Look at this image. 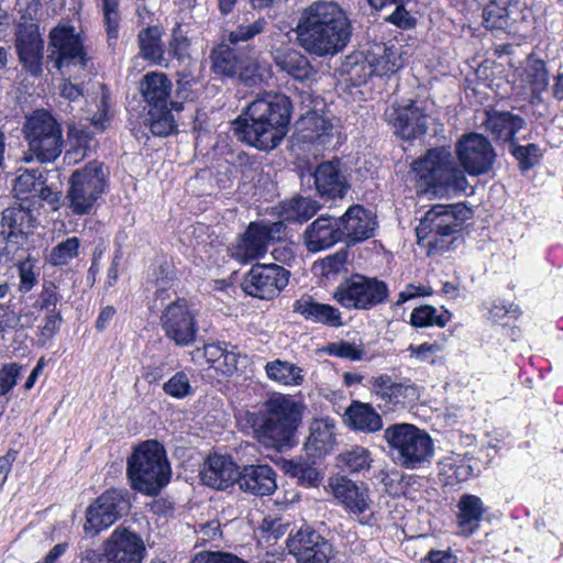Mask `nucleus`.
<instances>
[{
	"instance_id": "1",
	"label": "nucleus",
	"mask_w": 563,
	"mask_h": 563,
	"mask_svg": "<svg viewBox=\"0 0 563 563\" xmlns=\"http://www.w3.org/2000/svg\"><path fill=\"white\" fill-rule=\"evenodd\" d=\"M306 409L296 395L274 391L251 409L240 411L236 424L242 433L266 449L288 450L298 443Z\"/></svg>"
},
{
	"instance_id": "2",
	"label": "nucleus",
	"mask_w": 563,
	"mask_h": 563,
	"mask_svg": "<svg viewBox=\"0 0 563 563\" xmlns=\"http://www.w3.org/2000/svg\"><path fill=\"white\" fill-rule=\"evenodd\" d=\"M291 101L282 93H265L232 122L234 135L262 151L276 148L288 132Z\"/></svg>"
},
{
	"instance_id": "3",
	"label": "nucleus",
	"mask_w": 563,
	"mask_h": 563,
	"mask_svg": "<svg viewBox=\"0 0 563 563\" xmlns=\"http://www.w3.org/2000/svg\"><path fill=\"white\" fill-rule=\"evenodd\" d=\"M299 45L323 57L342 52L352 35L345 12L333 1H314L303 10L296 26Z\"/></svg>"
},
{
	"instance_id": "4",
	"label": "nucleus",
	"mask_w": 563,
	"mask_h": 563,
	"mask_svg": "<svg viewBox=\"0 0 563 563\" xmlns=\"http://www.w3.org/2000/svg\"><path fill=\"white\" fill-rule=\"evenodd\" d=\"M126 474L134 490L158 495L172 475L164 446L156 440L140 443L128 459Z\"/></svg>"
},
{
	"instance_id": "5",
	"label": "nucleus",
	"mask_w": 563,
	"mask_h": 563,
	"mask_svg": "<svg viewBox=\"0 0 563 563\" xmlns=\"http://www.w3.org/2000/svg\"><path fill=\"white\" fill-rule=\"evenodd\" d=\"M471 216L472 210L464 203L433 206L416 229L418 243L428 247L429 254L446 251L448 239L457 233Z\"/></svg>"
},
{
	"instance_id": "6",
	"label": "nucleus",
	"mask_w": 563,
	"mask_h": 563,
	"mask_svg": "<svg viewBox=\"0 0 563 563\" xmlns=\"http://www.w3.org/2000/svg\"><path fill=\"white\" fill-rule=\"evenodd\" d=\"M384 439L393 460L404 468H421L433 455L431 437L415 424L393 423L384 430Z\"/></svg>"
},
{
	"instance_id": "7",
	"label": "nucleus",
	"mask_w": 563,
	"mask_h": 563,
	"mask_svg": "<svg viewBox=\"0 0 563 563\" xmlns=\"http://www.w3.org/2000/svg\"><path fill=\"white\" fill-rule=\"evenodd\" d=\"M23 133L29 146L23 156L24 162L53 163L62 154V126L48 111L36 110L27 117Z\"/></svg>"
},
{
	"instance_id": "8",
	"label": "nucleus",
	"mask_w": 563,
	"mask_h": 563,
	"mask_svg": "<svg viewBox=\"0 0 563 563\" xmlns=\"http://www.w3.org/2000/svg\"><path fill=\"white\" fill-rule=\"evenodd\" d=\"M66 194L68 208L74 216H85L98 205L109 186L108 173L104 165L92 161L73 172L68 180Z\"/></svg>"
},
{
	"instance_id": "9",
	"label": "nucleus",
	"mask_w": 563,
	"mask_h": 563,
	"mask_svg": "<svg viewBox=\"0 0 563 563\" xmlns=\"http://www.w3.org/2000/svg\"><path fill=\"white\" fill-rule=\"evenodd\" d=\"M412 172L428 186L464 192L468 187L465 170L456 166L448 147H435L415 161Z\"/></svg>"
},
{
	"instance_id": "10",
	"label": "nucleus",
	"mask_w": 563,
	"mask_h": 563,
	"mask_svg": "<svg viewBox=\"0 0 563 563\" xmlns=\"http://www.w3.org/2000/svg\"><path fill=\"white\" fill-rule=\"evenodd\" d=\"M389 295L386 282L354 274L334 289L333 299L347 310L368 311L386 303Z\"/></svg>"
},
{
	"instance_id": "11",
	"label": "nucleus",
	"mask_w": 563,
	"mask_h": 563,
	"mask_svg": "<svg viewBox=\"0 0 563 563\" xmlns=\"http://www.w3.org/2000/svg\"><path fill=\"white\" fill-rule=\"evenodd\" d=\"M286 235L287 228L283 222L253 221L230 246V256L242 265L249 264L264 257L268 245L284 240Z\"/></svg>"
},
{
	"instance_id": "12",
	"label": "nucleus",
	"mask_w": 563,
	"mask_h": 563,
	"mask_svg": "<svg viewBox=\"0 0 563 563\" xmlns=\"http://www.w3.org/2000/svg\"><path fill=\"white\" fill-rule=\"evenodd\" d=\"M142 538L122 526L117 527L102 544V552L86 550L79 563H142L145 556Z\"/></svg>"
},
{
	"instance_id": "13",
	"label": "nucleus",
	"mask_w": 563,
	"mask_h": 563,
	"mask_svg": "<svg viewBox=\"0 0 563 563\" xmlns=\"http://www.w3.org/2000/svg\"><path fill=\"white\" fill-rule=\"evenodd\" d=\"M48 52V58L59 71L71 66L86 69L90 60L82 37L69 24H58L51 30Z\"/></svg>"
},
{
	"instance_id": "14",
	"label": "nucleus",
	"mask_w": 563,
	"mask_h": 563,
	"mask_svg": "<svg viewBox=\"0 0 563 563\" xmlns=\"http://www.w3.org/2000/svg\"><path fill=\"white\" fill-rule=\"evenodd\" d=\"M198 310L186 298H177L162 313L161 323L165 335L178 346L192 344L198 333Z\"/></svg>"
},
{
	"instance_id": "15",
	"label": "nucleus",
	"mask_w": 563,
	"mask_h": 563,
	"mask_svg": "<svg viewBox=\"0 0 563 563\" xmlns=\"http://www.w3.org/2000/svg\"><path fill=\"white\" fill-rule=\"evenodd\" d=\"M460 166L470 176L487 174L496 161V152L487 137L479 133L463 135L455 144Z\"/></svg>"
},
{
	"instance_id": "16",
	"label": "nucleus",
	"mask_w": 563,
	"mask_h": 563,
	"mask_svg": "<svg viewBox=\"0 0 563 563\" xmlns=\"http://www.w3.org/2000/svg\"><path fill=\"white\" fill-rule=\"evenodd\" d=\"M290 273L277 264H255L244 276L242 289L262 300L276 298L289 283Z\"/></svg>"
},
{
	"instance_id": "17",
	"label": "nucleus",
	"mask_w": 563,
	"mask_h": 563,
	"mask_svg": "<svg viewBox=\"0 0 563 563\" xmlns=\"http://www.w3.org/2000/svg\"><path fill=\"white\" fill-rule=\"evenodd\" d=\"M329 486L335 499L344 509L364 526H374L377 521L372 510L368 488L357 485L345 476L331 478Z\"/></svg>"
},
{
	"instance_id": "18",
	"label": "nucleus",
	"mask_w": 563,
	"mask_h": 563,
	"mask_svg": "<svg viewBox=\"0 0 563 563\" xmlns=\"http://www.w3.org/2000/svg\"><path fill=\"white\" fill-rule=\"evenodd\" d=\"M372 394L378 402V407L385 411H395L416 402L419 397V388L410 379L396 383L388 374H380L371 379Z\"/></svg>"
},
{
	"instance_id": "19",
	"label": "nucleus",
	"mask_w": 563,
	"mask_h": 563,
	"mask_svg": "<svg viewBox=\"0 0 563 563\" xmlns=\"http://www.w3.org/2000/svg\"><path fill=\"white\" fill-rule=\"evenodd\" d=\"M125 504L126 500L121 490H106L87 508L85 532L96 536L108 529L120 518Z\"/></svg>"
},
{
	"instance_id": "20",
	"label": "nucleus",
	"mask_w": 563,
	"mask_h": 563,
	"mask_svg": "<svg viewBox=\"0 0 563 563\" xmlns=\"http://www.w3.org/2000/svg\"><path fill=\"white\" fill-rule=\"evenodd\" d=\"M387 122L404 140H415L426 134L428 114L422 106L410 100L405 106H394L385 112Z\"/></svg>"
},
{
	"instance_id": "21",
	"label": "nucleus",
	"mask_w": 563,
	"mask_h": 563,
	"mask_svg": "<svg viewBox=\"0 0 563 563\" xmlns=\"http://www.w3.org/2000/svg\"><path fill=\"white\" fill-rule=\"evenodd\" d=\"M38 222L29 206H14L2 211L0 235L15 245H23L34 233Z\"/></svg>"
},
{
	"instance_id": "22",
	"label": "nucleus",
	"mask_w": 563,
	"mask_h": 563,
	"mask_svg": "<svg viewBox=\"0 0 563 563\" xmlns=\"http://www.w3.org/2000/svg\"><path fill=\"white\" fill-rule=\"evenodd\" d=\"M289 553L299 563H328L331 547L313 530L300 529L287 540Z\"/></svg>"
},
{
	"instance_id": "23",
	"label": "nucleus",
	"mask_w": 563,
	"mask_h": 563,
	"mask_svg": "<svg viewBox=\"0 0 563 563\" xmlns=\"http://www.w3.org/2000/svg\"><path fill=\"white\" fill-rule=\"evenodd\" d=\"M312 176L317 192L324 199L343 198L350 188L340 159L320 163Z\"/></svg>"
},
{
	"instance_id": "24",
	"label": "nucleus",
	"mask_w": 563,
	"mask_h": 563,
	"mask_svg": "<svg viewBox=\"0 0 563 563\" xmlns=\"http://www.w3.org/2000/svg\"><path fill=\"white\" fill-rule=\"evenodd\" d=\"M292 312L305 321L329 328L343 325L342 312L334 306L319 302L312 295L303 294L292 303Z\"/></svg>"
},
{
	"instance_id": "25",
	"label": "nucleus",
	"mask_w": 563,
	"mask_h": 563,
	"mask_svg": "<svg viewBox=\"0 0 563 563\" xmlns=\"http://www.w3.org/2000/svg\"><path fill=\"white\" fill-rule=\"evenodd\" d=\"M16 53L24 70L33 77L43 73L44 41L37 30L24 29L16 35Z\"/></svg>"
},
{
	"instance_id": "26",
	"label": "nucleus",
	"mask_w": 563,
	"mask_h": 563,
	"mask_svg": "<svg viewBox=\"0 0 563 563\" xmlns=\"http://www.w3.org/2000/svg\"><path fill=\"white\" fill-rule=\"evenodd\" d=\"M239 475L238 465L230 456L216 453L208 457L201 481L209 487L224 490L239 483Z\"/></svg>"
},
{
	"instance_id": "27",
	"label": "nucleus",
	"mask_w": 563,
	"mask_h": 563,
	"mask_svg": "<svg viewBox=\"0 0 563 563\" xmlns=\"http://www.w3.org/2000/svg\"><path fill=\"white\" fill-rule=\"evenodd\" d=\"M173 84L163 73H147L141 82V92L148 107H173L175 111L183 110V103L170 100Z\"/></svg>"
},
{
	"instance_id": "28",
	"label": "nucleus",
	"mask_w": 563,
	"mask_h": 563,
	"mask_svg": "<svg viewBox=\"0 0 563 563\" xmlns=\"http://www.w3.org/2000/svg\"><path fill=\"white\" fill-rule=\"evenodd\" d=\"M336 445V423L332 418L314 419L310 424V434L305 443L307 454L321 459L330 454Z\"/></svg>"
},
{
	"instance_id": "29",
	"label": "nucleus",
	"mask_w": 563,
	"mask_h": 563,
	"mask_svg": "<svg viewBox=\"0 0 563 563\" xmlns=\"http://www.w3.org/2000/svg\"><path fill=\"white\" fill-rule=\"evenodd\" d=\"M298 139L306 144L325 146L333 137V124L323 114L308 110L297 123Z\"/></svg>"
},
{
	"instance_id": "30",
	"label": "nucleus",
	"mask_w": 563,
	"mask_h": 563,
	"mask_svg": "<svg viewBox=\"0 0 563 563\" xmlns=\"http://www.w3.org/2000/svg\"><path fill=\"white\" fill-rule=\"evenodd\" d=\"M305 240L307 249L311 252L331 247L342 240L339 219L320 216L307 228Z\"/></svg>"
},
{
	"instance_id": "31",
	"label": "nucleus",
	"mask_w": 563,
	"mask_h": 563,
	"mask_svg": "<svg viewBox=\"0 0 563 563\" xmlns=\"http://www.w3.org/2000/svg\"><path fill=\"white\" fill-rule=\"evenodd\" d=\"M239 486L255 496L272 495L276 488V473L269 465H246L239 475Z\"/></svg>"
},
{
	"instance_id": "32",
	"label": "nucleus",
	"mask_w": 563,
	"mask_h": 563,
	"mask_svg": "<svg viewBox=\"0 0 563 563\" xmlns=\"http://www.w3.org/2000/svg\"><path fill=\"white\" fill-rule=\"evenodd\" d=\"M342 239L349 243H358L367 240L374 234V222L369 213L362 206L350 207L339 219Z\"/></svg>"
},
{
	"instance_id": "33",
	"label": "nucleus",
	"mask_w": 563,
	"mask_h": 563,
	"mask_svg": "<svg viewBox=\"0 0 563 563\" xmlns=\"http://www.w3.org/2000/svg\"><path fill=\"white\" fill-rule=\"evenodd\" d=\"M345 424L354 431L375 433L383 429L382 416L368 402L352 400L344 413Z\"/></svg>"
},
{
	"instance_id": "34",
	"label": "nucleus",
	"mask_w": 563,
	"mask_h": 563,
	"mask_svg": "<svg viewBox=\"0 0 563 563\" xmlns=\"http://www.w3.org/2000/svg\"><path fill=\"white\" fill-rule=\"evenodd\" d=\"M456 523L460 533L472 536L479 528L485 507L482 499L472 494H463L457 501Z\"/></svg>"
},
{
	"instance_id": "35",
	"label": "nucleus",
	"mask_w": 563,
	"mask_h": 563,
	"mask_svg": "<svg viewBox=\"0 0 563 563\" xmlns=\"http://www.w3.org/2000/svg\"><path fill=\"white\" fill-rule=\"evenodd\" d=\"M485 129L497 141L515 142V135L525 126V120L511 112H487Z\"/></svg>"
},
{
	"instance_id": "36",
	"label": "nucleus",
	"mask_w": 563,
	"mask_h": 563,
	"mask_svg": "<svg viewBox=\"0 0 563 563\" xmlns=\"http://www.w3.org/2000/svg\"><path fill=\"white\" fill-rule=\"evenodd\" d=\"M320 209L318 201L311 198L294 197L279 202L276 213L279 222L303 223L310 220Z\"/></svg>"
},
{
	"instance_id": "37",
	"label": "nucleus",
	"mask_w": 563,
	"mask_h": 563,
	"mask_svg": "<svg viewBox=\"0 0 563 563\" xmlns=\"http://www.w3.org/2000/svg\"><path fill=\"white\" fill-rule=\"evenodd\" d=\"M439 478L445 486H454L467 481L473 473L470 459L466 455L451 453L439 463Z\"/></svg>"
},
{
	"instance_id": "38",
	"label": "nucleus",
	"mask_w": 563,
	"mask_h": 563,
	"mask_svg": "<svg viewBox=\"0 0 563 563\" xmlns=\"http://www.w3.org/2000/svg\"><path fill=\"white\" fill-rule=\"evenodd\" d=\"M274 60L280 70L300 81L308 79L313 71L308 58L296 49L277 51Z\"/></svg>"
},
{
	"instance_id": "39",
	"label": "nucleus",
	"mask_w": 563,
	"mask_h": 563,
	"mask_svg": "<svg viewBox=\"0 0 563 563\" xmlns=\"http://www.w3.org/2000/svg\"><path fill=\"white\" fill-rule=\"evenodd\" d=\"M267 377L283 386L298 387L305 383V371L295 363L274 360L265 365Z\"/></svg>"
},
{
	"instance_id": "40",
	"label": "nucleus",
	"mask_w": 563,
	"mask_h": 563,
	"mask_svg": "<svg viewBox=\"0 0 563 563\" xmlns=\"http://www.w3.org/2000/svg\"><path fill=\"white\" fill-rule=\"evenodd\" d=\"M243 56L234 48L221 44L212 51L210 56L212 71L223 77L234 78L241 67Z\"/></svg>"
},
{
	"instance_id": "41",
	"label": "nucleus",
	"mask_w": 563,
	"mask_h": 563,
	"mask_svg": "<svg viewBox=\"0 0 563 563\" xmlns=\"http://www.w3.org/2000/svg\"><path fill=\"white\" fill-rule=\"evenodd\" d=\"M451 318L452 313L442 307L438 309L430 305H422L411 311L409 322L413 328H444Z\"/></svg>"
},
{
	"instance_id": "42",
	"label": "nucleus",
	"mask_w": 563,
	"mask_h": 563,
	"mask_svg": "<svg viewBox=\"0 0 563 563\" xmlns=\"http://www.w3.org/2000/svg\"><path fill=\"white\" fill-rule=\"evenodd\" d=\"M44 183L46 178L40 169H24L14 180V196L24 202L34 199Z\"/></svg>"
},
{
	"instance_id": "43",
	"label": "nucleus",
	"mask_w": 563,
	"mask_h": 563,
	"mask_svg": "<svg viewBox=\"0 0 563 563\" xmlns=\"http://www.w3.org/2000/svg\"><path fill=\"white\" fill-rule=\"evenodd\" d=\"M162 32L158 26H150L142 30L139 34V44L141 55L155 64H163L164 47L162 44Z\"/></svg>"
},
{
	"instance_id": "44",
	"label": "nucleus",
	"mask_w": 563,
	"mask_h": 563,
	"mask_svg": "<svg viewBox=\"0 0 563 563\" xmlns=\"http://www.w3.org/2000/svg\"><path fill=\"white\" fill-rule=\"evenodd\" d=\"M283 468L286 474L297 478L301 485L307 487H317L322 479L320 472L302 457L285 461Z\"/></svg>"
},
{
	"instance_id": "45",
	"label": "nucleus",
	"mask_w": 563,
	"mask_h": 563,
	"mask_svg": "<svg viewBox=\"0 0 563 563\" xmlns=\"http://www.w3.org/2000/svg\"><path fill=\"white\" fill-rule=\"evenodd\" d=\"M372 65H366L367 74H375V77L383 78L396 74L402 63L398 53L391 48L384 47L382 54H368Z\"/></svg>"
},
{
	"instance_id": "46",
	"label": "nucleus",
	"mask_w": 563,
	"mask_h": 563,
	"mask_svg": "<svg viewBox=\"0 0 563 563\" xmlns=\"http://www.w3.org/2000/svg\"><path fill=\"white\" fill-rule=\"evenodd\" d=\"M340 466L351 474L368 471L372 466V453L368 449L354 445L339 454Z\"/></svg>"
},
{
	"instance_id": "47",
	"label": "nucleus",
	"mask_w": 563,
	"mask_h": 563,
	"mask_svg": "<svg viewBox=\"0 0 563 563\" xmlns=\"http://www.w3.org/2000/svg\"><path fill=\"white\" fill-rule=\"evenodd\" d=\"M172 110H174L172 106L148 109L146 122L153 135L167 136L176 131L177 125Z\"/></svg>"
},
{
	"instance_id": "48",
	"label": "nucleus",
	"mask_w": 563,
	"mask_h": 563,
	"mask_svg": "<svg viewBox=\"0 0 563 563\" xmlns=\"http://www.w3.org/2000/svg\"><path fill=\"white\" fill-rule=\"evenodd\" d=\"M68 140L70 148L66 151L64 159L68 164L78 163L87 156L92 135L84 128L73 126L68 131Z\"/></svg>"
},
{
	"instance_id": "49",
	"label": "nucleus",
	"mask_w": 563,
	"mask_h": 563,
	"mask_svg": "<svg viewBox=\"0 0 563 563\" xmlns=\"http://www.w3.org/2000/svg\"><path fill=\"white\" fill-rule=\"evenodd\" d=\"M80 240L77 236H70L58 242L52 247L46 256V261L52 266L68 265L79 255Z\"/></svg>"
},
{
	"instance_id": "50",
	"label": "nucleus",
	"mask_w": 563,
	"mask_h": 563,
	"mask_svg": "<svg viewBox=\"0 0 563 563\" xmlns=\"http://www.w3.org/2000/svg\"><path fill=\"white\" fill-rule=\"evenodd\" d=\"M509 0L490 1L483 10V24L488 30H503L508 25Z\"/></svg>"
},
{
	"instance_id": "51",
	"label": "nucleus",
	"mask_w": 563,
	"mask_h": 563,
	"mask_svg": "<svg viewBox=\"0 0 563 563\" xmlns=\"http://www.w3.org/2000/svg\"><path fill=\"white\" fill-rule=\"evenodd\" d=\"M526 74L532 95H540L548 89L549 71L542 59H529Z\"/></svg>"
},
{
	"instance_id": "52",
	"label": "nucleus",
	"mask_w": 563,
	"mask_h": 563,
	"mask_svg": "<svg viewBox=\"0 0 563 563\" xmlns=\"http://www.w3.org/2000/svg\"><path fill=\"white\" fill-rule=\"evenodd\" d=\"M511 154L518 161L521 170L526 172L539 163L542 153L537 144L520 145L516 141L511 144Z\"/></svg>"
},
{
	"instance_id": "53",
	"label": "nucleus",
	"mask_w": 563,
	"mask_h": 563,
	"mask_svg": "<svg viewBox=\"0 0 563 563\" xmlns=\"http://www.w3.org/2000/svg\"><path fill=\"white\" fill-rule=\"evenodd\" d=\"M267 24L268 23L264 18H260L250 24H240L235 30L228 34L227 40L232 45L247 42L263 33L266 30Z\"/></svg>"
},
{
	"instance_id": "54",
	"label": "nucleus",
	"mask_w": 563,
	"mask_h": 563,
	"mask_svg": "<svg viewBox=\"0 0 563 563\" xmlns=\"http://www.w3.org/2000/svg\"><path fill=\"white\" fill-rule=\"evenodd\" d=\"M235 77L246 86H255L264 80V70L255 59L244 55Z\"/></svg>"
},
{
	"instance_id": "55",
	"label": "nucleus",
	"mask_w": 563,
	"mask_h": 563,
	"mask_svg": "<svg viewBox=\"0 0 563 563\" xmlns=\"http://www.w3.org/2000/svg\"><path fill=\"white\" fill-rule=\"evenodd\" d=\"M18 273H19V291L22 294L30 292L34 286L38 283V269L36 267L35 261L31 257H27L24 261H21L18 264Z\"/></svg>"
},
{
	"instance_id": "56",
	"label": "nucleus",
	"mask_w": 563,
	"mask_h": 563,
	"mask_svg": "<svg viewBox=\"0 0 563 563\" xmlns=\"http://www.w3.org/2000/svg\"><path fill=\"white\" fill-rule=\"evenodd\" d=\"M163 390L166 395L176 399H183L194 393L188 375L185 372H177L173 375L163 385Z\"/></svg>"
},
{
	"instance_id": "57",
	"label": "nucleus",
	"mask_w": 563,
	"mask_h": 563,
	"mask_svg": "<svg viewBox=\"0 0 563 563\" xmlns=\"http://www.w3.org/2000/svg\"><path fill=\"white\" fill-rule=\"evenodd\" d=\"M23 371V365L11 362L5 363L0 368V396H7L16 385Z\"/></svg>"
},
{
	"instance_id": "58",
	"label": "nucleus",
	"mask_w": 563,
	"mask_h": 563,
	"mask_svg": "<svg viewBox=\"0 0 563 563\" xmlns=\"http://www.w3.org/2000/svg\"><path fill=\"white\" fill-rule=\"evenodd\" d=\"M328 352L332 356L351 361H360L364 356V350L362 347L346 341L331 343L328 347Z\"/></svg>"
},
{
	"instance_id": "59",
	"label": "nucleus",
	"mask_w": 563,
	"mask_h": 563,
	"mask_svg": "<svg viewBox=\"0 0 563 563\" xmlns=\"http://www.w3.org/2000/svg\"><path fill=\"white\" fill-rule=\"evenodd\" d=\"M102 9L108 42L109 45L112 46L117 43L119 37L120 14L118 5H102Z\"/></svg>"
},
{
	"instance_id": "60",
	"label": "nucleus",
	"mask_w": 563,
	"mask_h": 563,
	"mask_svg": "<svg viewBox=\"0 0 563 563\" xmlns=\"http://www.w3.org/2000/svg\"><path fill=\"white\" fill-rule=\"evenodd\" d=\"M58 286L53 282H45L42 286V291L38 298V306L48 312L56 309V305L62 300Z\"/></svg>"
},
{
	"instance_id": "61",
	"label": "nucleus",
	"mask_w": 563,
	"mask_h": 563,
	"mask_svg": "<svg viewBox=\"0 0 563 563\" xmlns=\"http://www.w3.org/2000/svg\"><path fill=\"white\" fill-rule=\"evenodd\" d=\"M236 164L245 181L254 180L262 169L261 162H258L255 156H251L246 153H240L236 156Z\"/></svg>"
},
{
	"instance_id": "62",
	"label": "nucleus",
	"mask_w": 563,
	"mask_h": 563,
	"mask_svg": "<svg viewBox=\"0 0 563 563\" xmlns=\"http://www.w3.org/2000/svg\"><path fill=\"white\" fill-rule=\"evenodd\" d=\"M520 314V309L514 303H508L504 300H498L493 303L489 309V317L495 322H501L505 319L516 320Z\"/></svg>"
},
{
	"instance_id": "63",
	"label": "nucleus",
	"mask_w": 563,
	"mask_h": 563,
	"mask_svg": "<svg viewBox=\"0 0 563 563\" xmlns=\"http://www.w3.org/2000/svg\"><path fill=\"white\" fill-rule=\"evenodd\" d=\"M62 321L60 312L56 309L51 310L45 317L44 324L40 327V340L43 343L51 340L58 332Z\"/></svg>"
},
{
	"instance_id": "64",
	"label": "nucleus",
	"mask_w": 563,
	"mask_h": 563,
	"mask_svg": "<svg viewBox=\"0 0 563 563\" xmlns=\"http://www.w3.org/2000/svg\"><path fill=\"white\" fill-rule=\"evenodd\" d=\"M190 563H246L241 560L236 555L231 553H209V554H199Z\"/></svg>"
}]
</instances>
